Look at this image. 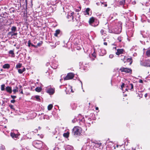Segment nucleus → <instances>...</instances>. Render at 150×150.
<instances>
[{
	"instance_id": "c85d7f7f",
	"label": "nucleus",
	"mask_w": 150,
	"mask_h": 150,
	"mask_svg": "<svg viewBox=\"0 0 150 150\" xmlns=\"http://www.w3.org/2000/svg\"><path fill=\"white\" fill-rule=\"evenodd\" d=\"M129 86H131V89L130 90L131 91H133V86L132 84H130Z\"/></svg>"
},
{
	"instance_id": "e433bc0d",
	"label": "nucleus",
	"mask_w": 150,
	"mask_h": 150,
	"mask_svg": "<svg viewBox=\"0 0 150 150\" xmlns=\"http://www.w3.org/2000/svg\"><path fill=\"white\" fill-rule=\"evenodd\" d=\"M113 55L112 54H110L109 55V57L110 58H112L113 57Z\"/></svg>"
},
{
	"instance_id": "5fc2aeb1",
	"label": "nucleus",
	"mask_w": 150,
	"mask_h": 150,
	"mask_svg": "<svg viewBox=\"0 0 150 150\" xmlns=\"http://www.w3.org/2000/svg\"><path fill=\"white\" fill-rule=\"evenodd\" d=\"M126 89V91H127V88H126V89Z\"/></svg>"
},
{
	"instance_id": "39448f33",
	"label": "nucleus",
	"mask_w": 150,
	"mask_h": 150,
	"mask_svg": "<svg viewBox=\"0 0 150 150\" xmlns=\"http://www.w3.org/2000/svg\"><path fill=\"white\" fill-rule=\"evenodd\" d=\"M142 64L144 66L150 67V60L146 61L143 62Z\"/></svg>"
},
{
	"instance_id": "7ed1b4c3",
	"label": "nucleus",
	"mask_w": 150,
	"mask_h": 150,
	"mask_svg": "<svg viewBox=\"0 0 150 150\" xmlns=\"http://www.w3.org/2000/svg\"><path fill=\"white\" fill-rule=\"evenodd\" d=\"M74 77V75L72 73H68L67 75L64 78V80H68L72 79Z\"/></svg>"
},
{
	"instance_id": "473e14b6",
	"label": "nucleus",
	"mask_w": 150,
	"mask_h": 150,
	"mask_svg": "<svg viewBox=\"0 0 150 150\" xmlns=\"http://www.w3.org/2000/svg\"><path fill=\"white\" fill-rule=\"evenodd\" d=\"M101 144V143H97L96 144V145H97V146L98 147L100 146Z\"/></svg>"
},
{
	"instance_id": "58836bf2",
	"label": "nucleus",
	"mask_w": 150,
	"mask_h": 150,
	"mask_svg": "<svg viewBox=\"0 0 150 150\" xmlns=\"http://www.w3.org/2000/svg\"><path fill=\"white\" fill-rule=\"evenodd\" d=\"M31 42H30V41L29 40L28 42V46L29 47H30V45H31Z\"/></svg>"
},
{
	"instance_id": "cd10ccee",
	"label": "nucleus",
	"mask_w": 150,
	"mask_h": 150,
	"mask_svg": "<svg viewBox=\"0 0 150 150\" xmlns=\"http://www.w3.org/2000/svg\"><path fill=\"white\" fill-rule=\"evenodd\" d=\"M21 66H22V64H17L16 65V67L17 68H20L21 67Z\"/></svg>"
},
{
	"instance_id": "20e7f679",
	"label": "nucleus",
	"mask_w": 150,
	"mask_h": 150,
	"mask_svg": "<svg viewBox=\"0 0 150 150\" xmlns=\"http://www.w3.org/2000/svg\"><path fill=\"white\" fill-rule=\"evenodd\" d=\"M120 70L122 72H125L126 73H129L131 72V70L129 69L122 67L120 68Z\"/></svg>"
},
{
	"instance_id": "1a4fd4ad",
	"label": "nucleus",
	"mask_w": 150,
	"mask_h": 150,
	"mask_svg": "<svg viewBox=\"0 0 150 150\" xmlns=\"http://www.w3.org/2000/svg\"><path fill=\"white\" fill-rule=\"evenodd\" d=\"M6 89L7 92L10 93H11L12 92L11 88V87L7 86L6 87Z\"/></svg>"
},
{
	"instance_id": "9b49d317",
	"label": "nucleus",
	"mask_w": 150,
	"mask_h": 150,
	"mask_svg": "<svg viewBox=\"0 0 150 150\" xmlns=\"http://www.w3.org/2000/svg\"><path fill=\"white\" fill-rule=\"evenodd\" d=\"M25 70V68H23L22 69H18V71L19 73L20 74H22L23 72Z\"/></svg>"
},
{
	"instance_id": "a19ab883",
	"label": "nucleus",
	"mask_w": 150,
	"mask_h": 150,
	"mask_svg": "<svg viewBox=\"0 0 150 150\" xmlns=\"http://www.w3.org/2000/svg\"><path fill=\"white\" fill-rule=\"evenodd\" d=\"M124 86H125V84L124 83H123L122 85L121 86V88H123V87H124Z\"/></svg>"
},
{
	"instance_id": "0eeeda50",
	"label": "nucleus",
	"mask_w": 150,
	"mask_h": 150,
	"mask_svg": "<svg viewBox=\"0 0 150 150\" xmlns=\"http://www.w3.org/2000/svg\"><path fill=\"white\" fill-rule=\"evenodd\" d=\"M47 92L50 95H52L54 93V90L53 88H50L47 90Z\"/></svg>"
},
{
	"instance_id": "f8f14e48",
	"label": "nucleus",
	"mask_w": 150,
	"mask_h": 150,
	"mask_svg": "<svg viewBox=\"0 0 150 150\" xmlns=\"http://www.w3.org/2000/svg\"><path fill=\"white\" fill-rule=\"evenodd\" d=\"M120 1L119 3L120 5H123L125 3V0H119Z\"/></svg>"
},
{
	"instance_id": "6e6d98bb",
	"label": "nucleus",
	"mask_w": 150,
	"mask_h": 150,
	"mask_svg": "<svg viewBox=\"0 0 150 150\" xmlns=\"http://www.w3.org/2000/svg\"><path fill=\"white\" fill-rule=\"evenodd\" d=\"M20 88H22L21 86H20Z\"/></svg>"
},
{
	"instance_id": "de8ad7c7",
	"label": "nucleus",
	"mask_w": 150,
	"mask_h": 150,
	"mask_svg": "<svg viewBox=\"0 0 150 150\" xmlns=\"http://www.w3.org/2000/svg\"><path fill=\"white\" fill-rule=\"evenodd\" d=\"M31 45V46H33V47H35L36 45H33V44H32Z\"/></svg>"
},
{
	"instance_id": "4c0bfd02",
	"label": "nucleus",
	"mask_w": 150,
	"mask_h": 150,
	"mask_svg": "<svg viewBox=\"0 0 150 150\" xmlns=\"http://www.w3.org/2000/svg\"><path fill=\"white\" fill-rule=\"evenodd\" d=\"M121 29H120V30H119L118 31H115V32H116V33H117V34H119V33H120L121 31Z\"/></svg>"
},
{
	"instance_id": "a878e982",
	"label": "nucleus",
	"mask_w": 150,
	"mask_h": 150,
	"mask_svg": "<svg viewBox=\"0 0 150 150\" xmlns=\"http://www.w3.org/2000/svg\"><path fill=\"white\" fill-rule=\"evenodd\" d=\"M5 85L4 84L1 85V89L2 91H4L5 89Z\"/></svg>"
},
{
	"instance_id": "2eb2a0df",
	"label": "nucleus",
	"mask_w": 150,
	"mask_h": 150,
	"mask_svg": "<svg viewBox=\"0 0 150 150\" xmlns=\"http://www.w3.org/2000/svg\"><path fill=\"white\" fill-rule=\"evenodd\" d=\"M90 9L88 8H87L86 9L85 11L84 12V14L86 15L87 14L88 15H89V11H90Z\"/></svg>"
},
{
	"instance_id": "2f4dec72",
	"label": "nucleus",
	"mask_w": 150,
	"mask_h": 150,
	"mask_svg": "<svg viewBox=\"0 0 150 150\" xmlns=\"http://www.w3.org/2000/svg\"><path fill=\"white\" fill-rule=\"evenodd\" d=\"M104 32V30L103 29H102L100 30V33L102 35L105 34V33Z\"/></svg>"
},
{
	"instance_id": "a211bd4d",
	"label": "nucleus",
	"mask_w": 150,
	"mask_h": 150,
	"mask_svg": "<svg viewBox=\"0 0 150 150\" xmlns=\"http://www.w3.org/2000/svg\"><path fill=\"white\" fill-rule=\"evenodd\" d=\"M126 59H127V62H130L129 64H131L132 62V61L131 58H126Z\"/></svg>"
},
{
	"instance_id": "ddd939ff",
	"label": "nucleus",
	"mask_w": 150,
	"mask_h": 150,
	"mask_svg": "<svg viewBox=\"0 0 150 150\" xmlns=\"http://www.w3.org/2000/svg\"><path fill=\"white\" fill-rule=\"evenodd\" d=\"M60 32V30H56L54 34V35L55 36H57L59 34Z\"/></svg>"
},
{
	"instance_id": "13d9d810",
	"label": "nucleus",
	"mask_w": 150,
	"mask_h": 150,
	"mask_svg": "<svg viewBox=\"0 0 150 150\" xmlns=\"http://www.w3.org/2000/svg\"><path fill=\"white\" fill-rule=\"evenodd\" d=\"M39 128H40V127H39Z\"/></svg>"
},
{
	"instance_id": "dca6fc26",
	"label": "nucleus",
	"mask_w": 150,
	"mask_h": 150,
	"mask_svg": "<svg viewBox=\"0 0 150 150\" xmlns=\"http://www.w3.org/2000/svg\"><path fill=\"white\" fill-rule=\"evenodd\" d=\"M146 54L148 57H150V48L149 49L146 51Z\"/></svg>"
},
{
	"instance_id": "c9c22d12",
	"label": "nucleus",
	"mask_w": 150,
	"mask_h": 150,
	"mask_svg": "<svg viewBox=\"0 0 150 150\" xmlns=\"http://www.w3.org/2000/svg\"><path fill=\"white\" fill-rule=\"evenodd\" d=\"M122 38L121 37H119L117 38V40L119 42H121L122 40Z\"/></svg>"
},
{
	"instance_id": "7c9ffc66",
	"label": "nucleus",
	"mask_w": 150,
	"mask_h": 150,
	"mask_svg": "<svg viewBox=\"0 0 150 150\" xmlns=\"http://www.w3.org/2000/svg\"><path fill=\"white\" fill-rule=\"evenodd\" d=\"M9 54H12V55H14V52H13V50H10L9 51Z\"/></svg>"
},
{
	"instance_id": "c03bdc74",
	"label": "nucleus",
	"mask_w": 150,
	"mask_h": 150,
	"mask_svg": "<svg viewBox=\"0 0 150 150\" xmlns=\"http://www.w3.org/2000/svg\"><path fill=\"white\" fill-rule=\"evenodd\" d=\"M104 44L105 45H107V43L106 42H104Z\"/></svg>"
},
{
	"instance_id": "79ce46f5",
	"label": "nucleus",
	"mask_w": 150,
	"mask_h": 150,
	"mask_svg": "<svg viewBox=\"0 0 150 150\" xmlns=\"http://www.w3.org/2000/svg\"><path fill=\"white\" fill-rule=\"evenodd\" d=\"M15 102V100H11V103H14Z\"/></svg>"
},
{
	"instance_id": "864d4df0",
	"label": "nucleus",
	"mask_w": 150,
	"mask_h": 150,
	"mask_svg": "<svg viewBox=\"0 0 150 150\" xmlns=\"http://www.w3.org/2000/svg\"><path fill=\"white\" fill-rule=\"evenodd\" d=\"M125 61H126V62H127V59H125Z\"/></svg>"
},
{
	"instance_id": "412c9836",
	"label": "nucleus",
	"mask_w": 150,
	"mask_h": 150,
	"mask_svg": "<svg viewBox=\"0 0 150 150\" xmlns=\"http://www.w3.org/2000/svg\"><path fill=\"white\" fill-rule=\"evenodd\" d=\"M69 132H67V133H64L63 134V135L64 137H65L66 138H67L69 137Z\"/></svg>"
},
{
	"instance_id": "09e8293b",
	"label": "nucleus",
	"mask_w": 150,
	"mask_h": 150,
	"mask_svg": "<svg viewBox=\"0 0 150 150\" xmlns=\"http://www.w3.org/2000/svg\"><path fill=\"white\" fill-rule=\"evenodd\" d=\"M21 93L23 94V91L21 89Z\"/></svg>"
},
{
	"instance_id": "4468645a",
	"label": "nucleus",
	"mask_w": 150,
	"mask_h": 150,
	"mask_svg": "<svg viewBox=\"0 0 150 150\" xmlns=\"http://www.w3.org/2000/svg\"><path fill=\"white\" fill-rule=\"evenodd\" d=\"M10 67V65L8 64H5L3 66V67L4 69H8Z\"/></svg>"
},
{
	"instance_id": "6ab92c4d",
	"label": "nucleus",
	"mask_w": 150,
	"mask_h": 150,
	"mask_svg": "<svg viewBox=\"0 0 150 150\" xmlns=\"http://www.w3.org/2000/svg\"><path fill=\"white\" fill-rule=\"evenodd\" d=\"M42 90V88L40 87H37L35 89V90L37 92H40Z\"/></svg>"
},
{
	"instance_id": "052dcab7",
	"label": "nucleus",
	"mask_w": 150,
	"mask_h": 150,
	"mask_svg": "<svg viewBox=\"0 0 150 150\" xmlns=\"http://www.w3.org/2000/svg\"><path fill=\"white\" fill-rule=\"evenodd\" d=\"M1 10V9L0 8V11Z\"/></svg>"
},
{
	"instance_id": "4be33fe9",
	"label": "nucleus",
	"mask_w": 150,
	"mask_h": 150,
	"mask_svg": "<svg viewBox=\"0 0 150 150\" xmlns=\"http://www.w3.org/2000/svg\"><path fill=\"white\" fill-rule=\"evenodd\" d=\"M126 58H127V57H126L125 56H122L121 60L124 62V63L126 62V61L125 59Z\"/></svg>"
},
{
	"instance_id": "f704fd0d",
	"label": "nucleus",
	"mask_w": 150,
	"mask_h": 150,
	"mask_svg": "<svg viewBox=\"0 0 150 150\" xmlns=\"http://www.w3.org/2000/svg\"><path fill=\"white\" fill-rule=\"evenodd\" d=\"M9 106L11 109H13V110H14V106L13 105H9Z\"/></svg>"
},
{
	"instance_id": "bf43d9fd",
	"label": "nucleus",
	"mask_w": 150,
	"mask_h": 150,
	"mask_svg": "<svg viewBox=\"0 0 150 150\" xmlns=\"http://www.w3.org/2000/svg\"><path fill=\"white\" fill-rule=\"evenodd\" d=\"M116 47H115V49H116Z\"/></svg>"
},
{
	"instance_id": "72a5a7b5",
	"label": "nucleus",
	"mask_w": 150,
	"mask_h": 150,
	"mask_svg": "<svg viewBox=\"0 0 150 150\" xmlns=\"http://www.w3.org/2000/svg\"><path fill=\"white\" fill-rule=\"evenodd\" d=\"M13 91L14 93H16V91H18L17 88L16 87V89H14L13 90Z\"/></svg>"
},
{
	"instance_id": "f03ea898",
	"label": "nucleus",
	"mask_w": 150,
	"mask_h": 150,
	"mask_svg": "<svg viewBox=\"0 0 150 150\" xmlns=\"http://www.w3.org/2000/svg\"><path fill=\"white\" fill-rule=\"evenodd\" d=\"M33 145L35 147L40 149L42 147V143L40 141H35L33 142Z\"/></svg>"
},
{
	"instance_id": "6e6552de",
	"label": "nucleus",
	"mask_w": 150,
	"mask_h": 150,
	"mask_svg": "<svg viewBox=\"0 0 150 150\" xmlns=\"http://www.w3.org/2000/svg\"><path fill=\"white\" fill-rule=\"evenodd\" d=\"M74 12H72L71 13H70L67 16V18H71L72 20L73 19L74 17L73 15L74 14Z\"/></svg>"
},
{
	"instance_id": "c756f323",
	"label": "nucleus",
	"mask_w": 150,
	"mask_h": 150,
	"mask_svg": "<svg viewBox=\"0 0 150 150\" xmlns=\"http://www.w3.org/2000/svg\"><path fill=\"white\" fill-rule=\"evenodd\" d=\"M35 98H36V99L38 101H39L40 100V96H36Z\"/></svg>"
},
{
	"instance_id": "b1692460",
	"label": "nucleus",
	"mask_w": 150,
	"mask_h": 150,
	"mask_svg": "<svg viewBox=\"0 0 150 150\" xmlns=\"http://www.w3.org/2000/svg\"><path fill=\"white\" fill-rule=\"evenodd\" d=\"M11 136L13 138L16 137V135L14 133H11Z\"/></svg>"
},
{
	"instance_id": "423d86ee",
	"label": "nucleus",
	"mask_w": 150,
	"mask_h": 150,
	"mask_svg": "<svg viewBox=\"0 0 150 150\" xmlns=\"http://www.w3.org/2000/svg\"><path fill=\"white\" fill-rule=\"evenodd\" d=\"M123 51L124 50L123 49H118L117 50V52H116V54L119 55L120 54L123 53Z\"/></svg>"
},
{
	"instance_id": "393cba45",
	"label": "nucleus",
	"mask_w": 150,
	"mask_h": 150,
	"mask_svg": "<svg viewBox=\"0 0 150 150\" xmlns=\"http://www.w3.org/2000/svg\"><path fill=\"white\" fill-rule=\"evenodd\" d=\"M42 44V42H40L38 43L37 45H36L35 47H38L40 46Z\"/></svg>"
},
{
	"instance_id": "37998d69",
	"label": "nucleus",
	"mask_w": 150,
	"mask_h": 150,
	"mask_svg": "<svg viewBox=\"0 0 150 150\" xmlns=\"http://www.w3.org/2000/svg\"><path fill=\"white\" fill-rule=\"evenodd\" d=\"M139 82L140 83H143V81L142 80V79H140Z\"/></svg>"
},
{
	"instance_id": "a18cd8bd",
	"label": "nucleus",
	"mask_w": 150,
	"mask_h": 150,
	"mask_svg": "<svg viewBox=\"0 0 150 150\" xmlns=\"http://www.w3.org/2000/svg\"><path fill=\"white\" fill-rule=\"evenodd\" d=\"M70 88L71 89V91L72 92H74V91H72V87H70Z\"/></svg>"
},
{
	"instance_id": "9d476101",
	"label": "nucleus",
	"mask_w": 150,
	"mask_h": 150,
	"mask_svg": "<svg viewBox=\"0 0 150 150\" xmlns=\"http://www.w3.org/2000/svg\"><path fill=\"white\" fill-rule=\"evenodd\" d=\"M66 150H73V147L71 146L67 145L65 149Z\"/></svg>"
},
{
	"instance_id": "8fccbe9b",
	"label": "nucleus",
	"mask_w": 150,
	"mask_h": 150,
	"mask_svg": "<svg viewBox=\"0 0 150 150\" xmlns=\"http://www.w3.org/2000/svg\"><path fill=\"white\" fill-rule=\"evenodd\" d=\"M96 110H98V107H96Z\"/></svg>"
},
{
	"instance_id": "5701e85b",
	"label": "nucleus",
	"mask_w": 150,
	"mask_h": 150,
	"mask_svg": "<svg viewBox=\"0 0 150 150\" xmlns=\"http://www.w3.org/2000/svg\"><path fill=\"white\" fill-rule=\"evenodd\" d=\"M16 28L15 26H13L11 28V30L12 32H14L16 31Z\"/></svg>"
},
{
	"instance_id": "603ef678",
	"label": "nucleus",
	"mask_w": 150,
	"mask_h": 150,
	"mask_svg": "<svg viewBox=\"0 0 150 150\" xmlns=\"http://www.w3.org/2000/svg\"><path fill=\"white\" fill-rule=\"evenodd\" d=\"M104 6L105 7H106L107 6V4H105L104 5Z\"/></svg>"
},
{
	"instance_id": "ea45409f",
	"label": "nucleus",
	"mask_w": 150,
	"mask_h": 150,
	"mask_svg": "<svg viewBox=\"0 0 150 150\" xmlns=\"http://www.w3.org/2000/svg\"><path fill=\"white\" fill-rule=\"evenodd\" d=\"M11 98H12L13 99H14L15 98H16V96H12L11 95Z\"/></svg>"
},
{
	"instance_id": "3c124183",
	"label": "nucleus",
	"mask_w": 150,
	"mask_h": 150,
	"mask_svg": "<svg viewBox=\"0 0 150 150\" xmlns=\"http://www.w3.org/2000/svg\"><path fill=\"white\" fill-rule=\"evenodd\" d=\"M144 96H145V97H146L147 96V93L145 94Z\"/></svg>"
},
{
	"instance_id": "4d7b16f0",
	"label": "nucleus",
	"mask_w": 150,
	"mask_h": 150,
	"mask_svg": "<svg viewBox=\"0 0 150 150\" xmlns=\"http://www.w3.org/2000/svg\"><path fill=\"white\" fill-rule=\"evenodd\" d=\"M62 79H61L60 80V81H62Z\"/></svg>"
},
{
	"instance_id": "aec40b11",
	"label": "nucleus",
	"mask_w": 150,
	"mask_h": 150,
	"mask_svg": "<svg viewBox=\"0 0 150 150\" xmlns=\"http://www.w3.org/2000/svg\"><path fill=\"white\" fill-rule=\"evenodd\" d=\"M53 107V105L52 104L49 105L47 107V109L48 110H51Z\"/></svg>"
},
{
	"instance_id": "49530a36",
	"label": "nucleus",
	"mask_w": 150,
	"mask_h": 150,
	"mask_svg": "<svg viewBox=\"0 0 150 150\" xmlns=\"http://www.w3.org/2000/svg\"><path fill=\"white\" fill-rule=\"evenodd\" d=\"M17 34V33H15L13 35H12V36L13 35H16Z\"/></svg>"
},
{
	"instance_id": "f257e3e1",
	"label": "nucleus",
	"mask_w": 150,
	"mask_h": 150,
	"mask_svg": "<svg viewBox=\"0 0 150 150\" xmlns=\"http://www.w3.org/2000/svg\"><path fill=\"white\" fill-rule=\"evenodd\" d=\"M82 129L79 126L75 127L73 130L72 133L74 135H79L81 133Z\"/></svg>"
},
{
	"instance_id": "f3484780",
	"label": "nucleus",
	"mask_w": 150,
	"mask_h": 150,
	"mask_svg": "<svg viewBox=\"0 0 150 150\" xmlns=\"http://www.w3.org/2000/svg\"><path fill=\"white\" fill-rule=\"evenodd\" d=\"M94 21V19L93 17L91 18L89 21V22L90 24L93 23Z\"/></svg>"
},
{
	"instance_id": "bb28decb",
	"label": "nucleus",
	"mask_w": 150,
	"mask_h": 150,
	"mask_svg": "<svg viewBox=\"0 0 150 150\" xmlns=\"http://www.w3.org/2000/svg\"><path fill=\"white\" fill-rule=\"evenodd\" d=\"M5 149V147L3 145L0 146V149L1 150H4Z\"/></svg>"
}]
</instances>
